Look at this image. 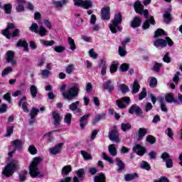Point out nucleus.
Here are the masks:
<instances>
[{
    "instance_id": "f257e3e1",
    "label": "nucleus",
    "mask_w": 182,
    "mask_h": 182,
    "mask_svg": "<svg viewBox=\"0 0 182 182\" xmlns=\"http://www.w3.org/2000/svg\"><path fill=\"white\" fill-rule=\"evenodd\" d=\"M154 38H156V40L154 41V46L157 49H163L164 48L167 47V44L168 46H173L174 45V42L170 38L167 37V34L164 31V30L161 28H158L155 31V34Z\"/></svg>"
},
{
    "instance_id": "f03ea898",
    "label": "nucleus",
    "mask_w": 182,
    "mask_h": 182,
    "mask_svg": "<svg viewBox=\"0 0 182 182\" xmlns=\"http://www.w3.org/2000/svg\"><path fill=\"white\" fill-rule=\"evenodd\" d=\"M41 162L42 158L41 157H36L33 159L29 166V173L32 178H36V177L44 176L43 173H41V171H39V168L38 167V166H39V164H41Z\"/></svg>"
},
{
    "instance_id": "7ed1b4c3",
    "label": "nucleus",
    "mask_w": 182,
    "mask_h": 182,
    "mask_svg": "<svg viewBox=\"0 0 182 182\" xmlns=\"http://www.w3.org/2000/svg\"><path fill=\"white\" fill-rule=\"evenodd\" d=\"M79 89H80L79 84H75L73 87L67 90L66 92H63L62 95L66 100H73V99H76V97L79 96Z\"/></svg>"
},
{
    "instance_id": "20e7f679",
    "label": "nucleus",
    "mask_w": 182,
    "mask_h": 182,
    "mask_svg": "<svg viewBox=\"0 0 182 182\" xmlns=\"http://www.w3.org/2000/svg\"><path fill=\"white\" fill-rule=\"evenodd\" d=\"M123 19L122 18V14L119 13L115 14L114 19L112 21V23L109 24V29L112 33H117V30L119 32H122V28L119 26L122 23Z\"/></svg>"
},
{
    "instance_id": "39448f33",
    "label": "nucleus",
    "mask_w": 182,
    "mask_h": 182,
    "mask_svg": "<svg viewBox=\"0 0 182 182\" xmlns=\"http://www.w3.org/2000/svg\"><path fill=\"white\" fill-rule=\"evenodd\" d=\"M11 29H15V24L12 23H8L7 28L1 31L2 35H4V36H5L7 39H11V38L19 36V33L21 32L19 28L15 29L13 31L12 35L9 33L11 32Z\"/></svg>"
},
{
    "instance_id": "423d86ee",
    "label": "nucleus",
    "mask_w": 182,
    "mask_h": 182,
    "mask_svg": "<svg viewBox=\"0 0 182 182\" xmlns=\"http://www.w3.org/2000/svg\"><path fill=\"white\" fill-rule=\"evenodd\" d=\"M19 166L18 161H12L10 164H8L2 171V174L6 177H11L14 174V171L18 168Z\"/></svg>"
},
{
    "instance_id": "0eeeda50",
    "label": "nucleus",
    "mask_w": 182,
    "mask_h": 182,
    "mask_svg": "<svg viewBox=\"0 0 182 182\" xmlns=\"http://www.w3.org/2000/svg\"><path fill=\"white\" fill-rule=\"evenodd\" d=\"M134 8L136 14H139V15H144L146 19H149V10L144 9V6L141 4L140 1H136L134 4Z\"/></svg>"
},
{
    "instance_id": "6e6552de",
    "label": "nucleus",
    "mask_w": 182,
    "mask_h": 182,
    "mask_svg": "<svg viewBox=\"0 0 182 182\" xmlns=\"http://www.w3.org/2000/svg\"><path fill=\"white\" fill-rule=\"evenodd\" d=\"M29 31H31V32H34V33H38L40 36H46V33H48V31L43 25L39 27L36 23H33L31 24Z\"/></svg>"
},
{
    "instance_id": "1a4fd4ad",
    "label": "nucleus",
    "mask_w": 182,
    "mask_h": 182,
    "mask_svg": "<svg viewBox=\"0 0 182 182\" xmlns=\"http://www.w3.org/2000/svg\"><path fill=\"white\" fill-rule=\"evenodd\" d=\"M119 136V131H117V128H116V127H114V129H111L108 134L109 140H111V141H114L115 143H120V138Z\"/></svg>"
},
{
    "instance_id": "9d476101",
    "label": "nucleus",
    "mask_w": 182,
    "mask_h": 182,
    "mask_svg": "<svg viewBox=\"0 0 182 182\" xmlns=\"http://www.w3.org/2000/svg\"><path fill=\"white\" fill-rule=\"evenodd\" d=\"M163 161L166 163L167 168H171L173 167V159L170 157V155L167 152H164L161 155Z\"/></svg>"
},
{
    "instance_id": "9b49d317",
    "label": "nucleus",
    "mask_w": 182,
    "mask_h": 182,
    "mask_svg": "<svg viewBox=\"0 0 182 182\" xmlns=\"http://www.w3.org/2000/svg\"><path fill=\"white\" fill-rule=\"evenodd\" d=\"M116 103L119 109H126V105H124V103H126L127 105H130V97H124L119 100H117L116 101Z\"/></svg>"
},
{
    "instance_id": "f8f14e48",
    "label": "nucleus",
    "mask_w": 182,
    "mask_h": 182,
    "mask_svg": "<svg viewBox=\"0 0 182 182\" xmlns=\"http://www.w3.org/2000/svg\"><path fill=\"white\" fill-rule=\"evenodd\" d=\"M15 58V52L13 50H8L6 53V59L7 63H11L12 66H15L16 65V60Z\"/></svg>"
},
{
    "instance_id": "ddd939ff",
    "label": "nucleus",
    "mask_w": 182,
    "mask_h": 182,
    "mask_svg": "<svg viewBox=\"0 0 182 182\" xmlns=\"http://www.w3.org/2000/svg\"><path fill=\"white\" fill-rule=\"evenodd\" d=\"M80 105V102L79 101L72 102L69 105V109L70 110H71V112H73L75 114H80V113H82V109L79 107Z\"/></svg>"
},
{
    "instance_id": "4468645a",
    "label": "nucleus",
    "mask_w": 182,
    "mask_h": 182,
    "mask_svg": "<svg viewBox=\"0 0 182 182\" xmlns=\"http://www.w3.org/2000/svg\"><path fill=\"white\" fill-rule=\"evenodd\" d=\"M101 19L102 21H109L110 19V7H103L101 9Z\"/></svg>"
},
{
    "instance_id": "2eb2a0df",
    "label": "nucleus",
    "mask_w": 182,
    "mask_h": 182,
    "mask_svg": "<svg viewBox=\"0 0 182 182\" xmlns=\"http://www.w3.org/2000/svg\"><path fill=\"white\" fill-rule=\"evenodd\" d=\"M52 116L53 119L54 126H55V127H59L60 126V120H62V117L60 116V114H59L56 111H54L53 112Z\"/></svg>"
},
{
    "instance_id": "dca6fc26",
    "label": "nucleus",
    "mask_w": 182,
    "mask_h": 182,
    "mask_svg": "<svg viewBox=\"0 0 182 182\" xmlns=\"http://www.w3.org/2000/svg\"><path fill=\"white\" fill-rule=\"evenodd\" d=\"M62 147H63V143H59L54 147L50 148L49 151L53 156H56V154H59L62 151Z\"/></svg>"
},
{
    "instance_id": "f3484780",
    "label": "nucleus",
    "mask_w": 182,
    "mask_h": 182,
    "mask_svg": "<svg viewBox=\"0 0 182 182\" xmlns=\"http://www.w3.org/2000/svg\"><path fill=\"white\" fill-rule=\"evenodd\" d=\"M133 151L138 156H144V154L146 153V149L140 144H136L133 147Z\"/></svg>"
},
{
    "instance_id": "a211bd4d",
    "label": "nucleus",
    "mask_w": 182,
    "mask_h": 182,
    "mask_svg": "<svg viewBox=\"0 0 182 182\" xmlns=\"http://www.w3.org/2000/svg\"><path fill=\"white\" fill-rule=\"evenodd\" d=\"M163 18L164 23H170V22H171V20L173 19L171 18V9H168L166 11H165L163 14Z\"/></svg>"
},
{
    "instance_id": "6ab92c4d",
    "label": "nucleus",
    "mask_w": 182,
    "mask_h": 182,
    "mask_svg": "<svg viewBox=\"0 0 182 182\" xmlns=\"http://www.w3.org/2000/svg\"><path fill=\"white\" fill-rule=\"evenodd\" d=\"M104 90H108L109 93L112 94L113 90H114V85L112 83V80H107L105 83L102 85Z\"/></svg>"
},
{
    "instance_id": "aec40b11",
    "label": "nucleus",
    "mask_w": 182,
    "mask_h": 182,
    "mask_svg": "<svg viewBox=\"0 0 182 182\" xmlns=\"http://www.w3.org/2000/svg\"><path fill=\"white\" fill-rule=\"evenodd\" d=\"M129 113H130V114L136 113V116H140L143 112H141V108H140V107L137 106V105H133L130 107Z\"/></svg>"
},
{
    "instance_id": "412c9836",
    "label": "nucleus",
    "mask_w": 182,
    "mask_h": 182,
    "mask_svg": "<svg viewBox=\"0 0 182 182\" xmlns=\"http://www.w3.org/2000/svg\"><path fill=\"white\" fill-rule=\"evenodd\" d=\"M146 19L148 20L142 25L143 29H149V28H150V24L156 25V21H154V17H153V16H149V18Z\"/></svg>"
},
{
    "instance_id": "4be33fe9",
    "label": "nucleus",
    "mask_w": 182,
    "mask_h": 182,
    "mask_svg": "<svg viewBox=\"0 0 182 182\" xmlns=\"http://www.w3.org/2000/svg\"><path fill=\"white\" fill-rule=\"evenodd\" d=\"M26 97H23L22 99L18 102V106L19 107H22L23 112L25 113L29 112V109H28V102H26Z\"/></svg>"
},
{
    "instance_id": "5701e85b",
    "label": "nucleus",
    "mask_w": 182,
    "mask_h": 182,
    "mask_svg": "<svg viewBox=\"0 0 182 182\" xmlns=\"http://www.w3.org/2000/svg\"><path fill=\"white\" fill-rule=\"evenodd\" d=\"M89 117H90V114H87L83 115L79 120L80 122V127L81 129H85V126L87 124V120H89Z\"/></svg>"
},
{
    "instance_id": "b1692460",
    "label": "nucleus",
    "mask_w": 182,
    "mask_h": 182,
    "mask_svg": "<svg viewBox=\"0 0 182 182\" xmlns=\"http://www.w3.org/2000/svg\"><path fill=\"white\" fill-rule=\"evenodd\" d=\"M17 48H23L25 52L29 51V48L28 47V43L25 40H18L16 43Z\"/></svg>"
},
{
    "instance_id": "393cba45",
    "label": "nucleus",
    "mask_w": 182,
    "mask_h": 182,
    "mask_svg": "<svg viewBox=\"0 0 182 182\" xmlns=\"http://www.w3.org/2000/svg\"><path fill=\"white\" fill-rule=\"evenodd\" d=\"M12 146L14 147V150H21L22 149V146L23 144V142L21 141V139H16L14 141H12L11 143Z\"/></svg>"
},
{
    "instance_id": "a878e982",
    "label": "nucleus",
    "mask_w": 182,
    "mask_h": 182,
    "mask_svg": "<svg viewBox=\"0 0 182 182\" xmlns=\"http://www.w3.org/2000/svg\"><path fill=\"white\" fill-rule=\"evenodd\" d=\"M141 25V18L140 17H134L133 21H131V27L132 28H139Z\"/></svg>"
},
{
    "instance_id": "bb28decb",
    "label": "nucleus",
    "mask_w": 182,
    "mask_h": 182,
    "mask_svg": "<svg viewBox=\"0 0 182 182\" xmlns=\"http://www.w3.org/2000/svg\"><path fill=\"white\" fill-rule=\"evenodd\" d=\"M117 166H118L117 171L120 173V171H123L126 168V165L123 163V161L119 158H116Z\"/></svg>"
},
{
    "instance_id": "cd10ccee",
    "label": "nucleus",
    "mask_w": 182,
    "mask_h": 182,
    "mask_svg": "<svg viewBox=\"0 0 182 182\" xmlns=\"http://www.w3.org/2000/svg\"><path fill=\"white\" fill-rule=\"evenodd\" d=\"M71 171H72V166L70 165L65 166L64 167H63L61 170V176H63V177H66V176H68L69 173H70Z\"/></svg>"
},
{
    "instance_id": "c85d7f7f",
    "label": "nucleus",
    "mask_w": 182,
    "mask_h": 182,
    "mask_svg": "<svg viewBox=\"0 0 182 182\" xmlns=\"http://www.w3.org/2000/svg\"><path fill=\"white\" fill-rule=\"evenodd\" d=\"M148 133V129L146 128H139L138 130V140H143V138Z\"/></svg>"
},
{
    "instance_id": "c756f323",
    "label": "nucleus",
    "mask_w": 182,
    "mask_h": 182,
    "mask_svg": "<svg viewBox=\"0 0 182 182\" xmlns=\"http://www.w3.org/2000/svg\"><path fill=\"white\" fill-rule=\"evenodd\" d=\"M139 90H140V84H139V81L137 80H135L132 84V93H139Z\"/></svg>"
},
{
    "instance_id": "7c9ffc66",
    "label": "nucleus",
    "mask_w": 182,
    "mask_h": 182,
    "mask_svg": "<svg viewBox=\"0 0 182 182\" xmlns=\"http://www.w3.org/2000/svg\"><path fill=\"white\" fill-rule=\"evenodd\" d=\"M93 6V2L92 0H83L82 4L81 5V8H84V9H90Z\"/></svg>"
},
{
    "instance_id": "2f4dec72",
    "label": "nucleus",
    "mask_w": 182,
    "mask_h": 182,
    "mask_svg": "<svg viewBox=\"0 0 182 182\" xmlns=\"http://www.w3.org/2000/svg\"><path fill=\"white\" fill-rule=\"evenodd\" d=\"M137 177H139L137 173H127L124 176V180L125 181H132V180H134V178H137Z\"/></svg>"
},
{
    "instance_id": "473e14b6",
    "label": "nucleus",
    "mask_w": 182,
    "mask_h": 182,
    "mask_svg": "<svg viewBox=\"0 0 182 182\" xmlns=\"http://www.w3.org/2000/svg\"><path fill=\"white\" fill-rule=\"evenodd\" d=\"M108 151L109 154L114 157L117 155V150L116 149V146L114 144L109 145Z\"/></svg>"
},
{
    "instance_id": "72a5a7b5",
    "label": "nucleus",
    "mask_w": 182,
    "mask_h": 182,
    "mask_svg": "<svg viewBox=\"0 0 182 182\" xmlns=\"http://www.w3.org/2000/svg\"><path fill=\"white\" fill-rule=\"evenodd\" d=\"M30 92L32 99H35L38 95V87L35 85H32L30 87Z\"/></svg>"
},
{
    "instance_id": "f704fd0d",
    "label": "nucleus",
    "mask_w": 182,
    "mask_h": 182,
    "mask_svg": "<svg viewBox=\"0 0 182 182\" xmlns=\"http://www.w3.org/2000/svg\"><path fill=\"white\" fill-rule=\"evenodd\" d=\"M41 75L43 79H48L49 76H52V73L49 70H41Z\"/></svg>"
},
{
    "instance_id": "c9c22d12",
    "label": "nucleus",
    "mask_w": 182,
    "mask_h": 182,
    "mask_svg": "<svg viewBox=\"0 0 182 182\" xmlns=\"http://www.w3.org/2000/svg\"><path fill=\"white\" fill-rule=\"evenodd\" d=\"M64 123L70 126L72 124V114L70 113H66L64 117Z\"/></svg>"
},
{
    "instance_id": "e433bc0d",
    "label": "nucleus",
    "mask_w": 182,
    "mask_h": 182,
    "mask_svg": "<svg viewBox=\"0 0 182 182\" xmlns=\"http://www.w3.org/2000/svg\"><path fill=\"white\" fill-rule=\"evenodd\" d=\"M106 176H105V174L100 173L98 176H95L94 181L95 182H106Z\"/></svg>"
},
{
    "instance_id": "4c0bfd02",
    "label": "nucleus",
    "mask_w": 182,
    "mask_h": 182,
    "mask_svg": "<svg viewBox=\"0 0 182 182\" xmlns=\"http://www.w3.org/2000/svg\"><path fill=\"white\" fill-rule=\"evenodd\" d=\"M132 129V124L130 123H122L121 124V130L122 132H129Z\"/></svg>"
},
{
    "instance_id": "58836bf2",
    "label": "nucleus",
    "mask_w": 182,
    "mask_h": 182,
    "mask_svg": "<svg viewBox=\"0 0 182 182\" xmlns=\"http://www.w3.org/2000/svg\"><path fill=\"white\" fill-rule=\"evenodd\" d=\"M68 44L70 45V50H76V44L75 43V40L72 38V37H68Z\"/></svg>"
},
{
    "instance_id": "ea45409f",
    "label": "nucleus",
    "mask_w": 182,
    "mask_h": 182,
    "mask_svg": "<svg viewBox=\"0 0 182 182\" xmlns=\"http://www.w3.org/2000/svg\"><path fill=\"white\" fill-rule=\"evenodd\" d=\"M141 168L146 170V171H150V170H151V166H150V164H149L147 161H142L141 164Z\"/></svg>"
},
{
    "instance_id": "a19ab883",
    "label": "nucleus",
    "mask_w": 182,
    "mask_h": 182,
    "mask_svg": "<svg viewBox=\"0 0 182 182\" xmlns=\"http://www.w3.org/2000/svg\"><path fill=\"white\" fill-rule=\"evenodd\" d=\"M165 99L168 103H173V102H176V100L174 99V94L173 93L167 94Z\"/></svg>"
},
{
    "instance_id": "79ce46f5",
    "label": "nucleus",
    "mask_w": 182,
    "mask_h": 182,
    "mask_svg": "<svg viewBox=\"0 0 182 182\" xmlns=\"http://www.w3.org/2000/svg\"><path fill=\"white\" fill-rule=\"evenodd\" d=\"M28 151L32 156H35V154H38V149L35 147V145H31L28 148Z\"/></svg>"
},
{
    "instance_id": "37998d69",
    "label": "nucleus",
    "mask_w": 182,
    "mask_h": 182,
    "mask_svg": "<svg viewBox=\"0 0 182 182\" xmlns=\"http://www.w3.org/2000/svg\"><path fill=\"white\" fill-rule=\"evenodd\" d=\"M14 72V70L11 67H7L1 73L2 77H5V76L9 75V73H12Z\"/></svg>"
},
{
    "instance_id": "c03bdc74",
    "label": "nucleus",
    "mask_w": 182,
    "mask_h": 182,
    "mask_svg": "<svg viewBox=\"0 0 182 182\" xmlns=\"http://www.w3.org/2000/svg\"><path fill=\"white\" fill-rule=\"evenodd\" d=\"M26 176H28V171H23L18 176L20 182L26 181Z\"/></svg>"
},
{
    "instance_id": "a18cd8bd",
    "label": "nucleus",
    "mask_w": 182,
    "mask_h": 182,
    "mask_svg": "<svg viewBox=\"0 0 182 182\" xmlns=\"http://www.w3.org/2000/svg\"><path fill=\"white\" fill-rule=\"evenodd\" d=\"M65 49L66 48H65V46H57L53 48V50H55V52H57V53H62L65 52Z\"/></svg>"
},
{
    "instance_id": "49530a36",
    "label": "nucleus",
    "mask_w": 182,
    "mask_h": 182,
    "mask_svg": "<svg viewBox=\"0 0 182 182\" xmlns=\"http://www.w3.org/2000/svg\"><path fill=\"white\" fill-rule=\"evenodd\" d=\"M117 66H119V63L117 62H112L110 66V73H114V72H117Z\"/></svg>"
},
{
    "instance_id": "de8ad7c7",
    "label": "nucleus",
    "mask_w": 182,
    "mask_h": 182,
    "mask_svg": "<svg viewBox=\"0 0 182 182\" xmlns=\"http://www.w3.org/2000/svg\"><path fill=\"white\" fill-rule=\"evenodd\" d=\"M5 14H9L12 11V4H7L3 6Z\"/></svg>"
},
{
    "instance_id": "09e8293b",
    "label": "nucleus",
    "mask_w": 182,
    "mask_h": 182,
    "mask_svg": "<svg viewBox=\"0 0 182 182\" xmlns=\"http://www.w3.org/2000/svg\"><path fill=\"white\" fill-rule=\"evenodd\" d=\"M41 43L42 45H44V46H53V45H55V41H45V40H41Z\"/></svg>"
},
{
    "instance_id": "8fccbe9b",
    "label": "nucleus",
    "mask_w": 182,
    "mask_h": 182,
    "mask_svg": "<svg viewBox=\"0 0 182 182\" xmlns=\"http://www.w3.org/2000/svg\"><path fill=\"white\" fill-rule=\"evenodd\" d=\"M119 89H121L122 93H127V92H130L129 86H127L126 84L119 85Z\"/></svg>"
},
{
    "instance_id": "3c124183",
    "label": "nucleus",
    "mask_w": 182,
    "mask_h": 182,
    "mask_svg": "<svg viewBox=\"0 0 182 182\" xmlns=\"http://www.w3.org/2000/svg\"><path fill=\"white\" fill-rule=\"evenodd\" d=\"M81 154L85 160H92V155L86 152V151H81Z\"/></svg>"
},
{
    "instance_id": "603ef678",
    "label": "nucleus",
    "mask_w": 182,
    "mask_h": 182,
    "mask_svg": "<svg viewBox=\"0 0 182 182\" xmlns=\"http://www.w3.org/2000/svg\"><path fill=\"white\" fill-rule=\"evenodd\" d=\"M39 112V109L33 107L31 112H30V116L31 117V119H35V117H36V116H38V112Z\"/></svg>"
},
{
    "instance_id": "864d4df0",
    "label": "nucleus",
    "mask_w": 182,
    "mask_h": 182,
    "mask_svg": "<svg viewBox=\"0 0 182 182\" xmlns=\"http://www.w3.org/2000/svg\"><path fill=\"white\" fill-rule=\"evenodd\" d=\"M119 55H120L121 56H126V55L127 54V52L126 51V47L123 46H119Z\"/></svg>"
},
{
    "instance_id": "5fc2aeb1",
    "label": "nucleus",
    "mask_w": 182,
    "mask_h": 182,
    "mask_svg": "<svg viewBox=\"0 0 182 182\" xmlns=\"http://www.w3.org/2000/svg\"><path fill=\"white\" fill-rule=\"evenodd\" d=\"M146 96H147V91L146 88H143L142 91L139 95V100H143Z\"/></svg>"
},
{
    "instance_id": "6e6d98bb",
    "label": "nucleus",
    "mask_w": 182,
    "mask_h": 182,
    "mask_svg": "<svg viewBox=\"0 0 182 182\" xmlns=\"http://www.w3.org/2000/svg\"><path fill=\"white\" fill-rule=\"evenodd\" d=\"M102 156L104 160H105L106 161H108V163H109L110 164H113L114 163L113 159H112L110 156H107L106 153L102 152Z\"/></svg>"
},
{
    "instance_id": "4d7b16f0",
    "label": "nucleus",
    "mask_w": 182,
    "mask_h": 182,
    "mask_svg": "<svg viewBox=\"0 0 182 182\" xmlns=\"http://www.w3.org/2000/svg\"><path fill=\"white\" fill-rule=\"evenodd\" d=\"M146 141L150 143V144H154V143H156V137L153 136L152 135H148L146 136Z\"/></svg>"
},
{
    "instance_id": "13d9d810",
    "label": "nucleus",
    "mask_w": 182,
    "mask_h": 182,
    "mask_svg": "<svg viewBox=\"0 0 182 182\" xmlns=\"http://www.w3.org/2000/svg\"><path fill=\"white\" fill-rule=\"evenodd\" d=\"M74 67L75 65H73V64L68 65L65 68L66 73L70 75V73H72L75 69Z\"/></svg>"
},
{
    "instance_id": "bf43d9fd",
    "label": "nucleus",
    "mask_w": 182,
    "mask_h": 182,
    "mask_svg": "<svg viewBox=\"0 0 182 182\" xmlns=\"http://www.w3.org/2000/svg\"><path fill=\"white\" fill-rule=\"evenodd\" d=\"M150 87H156L157 86V79L156 77H152L149 82Z\"/></svg>"
},
{
    "instance_id": "052dcab7",
    "label": "nucleus",
    "mask_w": 182,
    "mask_h": 182,
    "mask_svg": "<svg viewBox=\"0 0 182 182\" xmlns=\"http://www.w3.org/2000/svg\"><path fill=\"white\" fill-rule=\"evenodd\" d=\"M163 60H164V62H165V63H170V62H171V58H170L169 53H166L165 54V55L163 58Z\"/></svg>"
},
{
    "instance_id": "680f3d73",
    "label": "nucleus",
    "mask_w": 182,
    "mask_h": 182,
    "mask_svg": "<svg viewBox=\"0 0 182 182\" xmlns=\"http://www.w3.org/2000/svg\"><path fill=\"white\" fill-rule=\"evenodd\" d=\"M160 69H161V63H156L153 67V70L154 72H160Z\"/></svg>"
},
{
    "instance_id": "e2e57ef3",
    "label": "nucleus",
    "mask_w": 182,
    "mask_h": 182,
    "mask_svg": "<svg viewBox=\"0 0 182 182\" xmlns=\"http://www.w3.org/2000/svg\"><path fill=\"white\" fill-rule=\"evenodd\" d=\"M104 114H99L98 116L95 117V118L92 121V124H96L98 122H100L102 119H103Z\"/></svg>"
},
{
    "instance_id": "0e129e2a",
    "label": "nucleus",
    "mask_w": 182,
    "mask_h": 182,
    "mask_svg": "<svg viewBox=\"0 0 182 182\" xmlns=\"http://www.w3.org/2000/svg\"><path fill=\"white\" fill-rule=\"evenodd\" d=\"M12 133H14V127H8L7 134L4 136V137H10Z\"/></svg>"
},
{
    "instance_id": "69168bd1",
    "label": "nucleus",
    "mask_w": 182,
    "mask_h": 182,
    "mask_svg": "<svg viewBox=\"0 0 182 182\" xmlns=\"http://www.w3.org/2000/svg\"><path fill=\"white\" fill-rule=\"evenodd\" d=\"M89 55L90 56V58H92V59H97V55L96 54V53H95L94 48L90 50Z\"/></svg>"
},
{
    "instance_id": "338daca9",
    "label": "nucleus",
    "mask_w": 182,
    "mask_h": 182,
    "mask_svg": "<svg viewBox=\"0 0 182 182\" xmlns=\"http://www.w3.org/2000/svg\"><path fill=\"white\" fill-rule=\"evenodd\" d=\"M167 130H168L166 133L167 136L169 137V139H171V140H173V136H174V134L173 133V130L170 127H168Z\"/></svg>"
},
{
    "instance_id": "774afa93",
    "label": "nucleus",
    "mask_w": 182,
    "mask_h": 182,
    "mask_svg": "<svg viewBox=\"0 0 182 182\" xmlns=\"http://www.w3.org/2000/svg\"><path fill=\"white\" fill-rule=\"evenodd\" d=\"M120 69L122 72H127V70H129V64H122L120 67Z\"/></svg>"
}]
</instances>
